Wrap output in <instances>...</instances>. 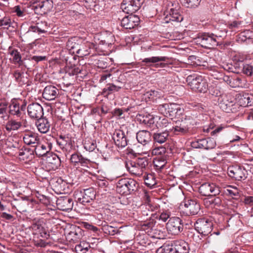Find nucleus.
<instances>
[{
    "instance_id": "obj_1",
    "label": "nucleus",
    "mask_w": 253,
    "mask_h": 253,
    "mask_svg": "<svg viewBox=\"0 0 253 253\" xmlns=\"http://www.w3.org/2000/svg\"><path fill=\"white\" fill-rule=\"evenodd\" d=\"M141 152L137 143H129L127 146V171L131 174L137 176L142 175L148 165L147 157H139Z\"/></svg>"
},
{
    "instance_id": "obj_2",
    "label": "nucleus",
    "mask_w": 253,
    "mask_h": 253,
    "mask_svg": "<svg viewBox=\"0 0 253 253\" xmlns=\"http://www.w3.org/2000/svg\"><path fill=\"white\" fill-rule=\"evenodd\" d=\"M188 244L183 240H176L171 243H165L157 250V253H188Z\"/></svg>"
},
{
    "instance_id": "obj_3",
    "label": "nucleus",
    "mask_w": 253,
    "mask_h": 253,
    "mask_svg": "<svg viewBox=\"0 0 253 253\" xmlns=\"http://www.w3.org/2000/svg\"><path fill=\"white\" fill-rule=\"evenodd\" d=\"M196 124L193 117L190 116H183L175 122V125L171 130L175 135L184 134L187 133L192 126Z\"/></svg>"
},
{
    "instance_id": "obj_4",
    "label": "nucleus",
    "mask_w": 253,
    "mask_h": 253,
    "mask_svg": "<svg viewBox=\"0 0 253 253\" xmlns=\"http://www.w3.org/2000/svg\"><path fill=\"white\" fill-rule=\"evenodd\" d=\"M129 4L127 6V29L133 28L135 26L138 25L139 21V17L133 14V13L137 11L140 7L143 0H128Z\"/></svg>"
},
{
    "instance_id": "obj_5",
    "label": "nucleus",
    "mask_w": 253,
    "mask_h": 253,
    "mask_svg": "<svg viewBox=\"0 0 253 253\" xmlns=\"http://www.w3.org/2000/svg\"><path fill=\"white\" fill-rule=\"evenodd\" d=\"M186 82L194 91L205 93L208 89L207 82L201 76L189 75L186 78Z\"/></svg>"
},
{
    "instance_id": "obj_6",
    "label": "nucleus",
    "mask_w": 253,
    "mask_h": 253,
    "mask_svg": "<svg viewBox=\"0 0 253 253\" xmlns=\"http://www.w3.org/2000/svg\"><path fill=\"white\" fill-rule=\"evenodd\" d=\"M197 42L205 48H212L218 45V37L213 33H204L199 35Z\"/></svg>"
},
{
    "instance_id": "obj_7",
    "label": "nucleus",
    "mask_w": 253,
    "mask_h": 253,
    "mask_svg": "<svg viewBox=\"0 0 253 253\" xmlns=\"http://www.w3.org/2000/svg\"><path fill=\"white\" fill-rule=\"evenodd\" d=\"M132 137H135L136 140H131V135L130 134L128 136V138H127V146H129V143L134 144L135 143V141L137 143V145L139 146V148L140 146L138 143H141L143 145H149L151 143V134L148 130H140L136 133L135 136Z\"/></svg>"
},
{
    "instance_id": "obj_8",
    "label": "nucleus",
    "mask_w": 253,
    "mask_h": 253,
    "mask_svg": "<svg viewBox=\"0 0 253 253\" xmlns=\"http://www.w3.org/2000/svg\"><path fill=\"white\" fill-rule=\"evenodd\" d=\"M194 227L199 233L208 236L212 231V223L206 218H199L194 223Z\"/></svg>"
},
{
    "instance_id": "obj_9",
    "label": "nucleus",
    "mask_w": 253,
    "mask_h": 253,
    "mask_svg": "<svg viewBox=\"0 0 253 253\" xmlns=\"http://www.w3.org/2000/svg\"><path fill=\"white\" fill-rule=\"evenodd\" d=\"M200 193L204 196H215L221 192V189L213 183H205L199 189Z\"/></svg>"
},
{
    "instance_id": "obj_10",
    "label": "nucleus",
    "mask_w": 253,
    "mask_h": 253,
    "mask_svg": "<svg viewBox=\"0 0 253 253\" xmlns=\"http://www.w3.org/2000/svg\"><path fill=\"white\" fill-rule=\"evenodd\" d=\"M182 207L183 212L188 216L196 215L200 210V204L196 200L185 199Z\"/></svg>"
},
{
    "instance_id": "obj_11",
    "label": "nucleus",
    "mask_w": 253,
    "mask_h": 253,
    "mask_svg": "<svg viewBox=\"0 0 253 253\" xmlns=\"http://www.w3.org/2000/svg\"><path fill=\"white\" fill-rule=\"evenodd\" d=\"M182 220L178 217L170 218L166 225V228L169 234L171 235H178L183 229L181 223Z\"/></svg>"
},
{
    "instance_id": "obj_12",
    "label": "nucleus",
    "mask_w": 253,
    "mask_h": 253,
    "mask_svg": "<svg viewBox=\"0 0 253 253\" xmlns=\"http://www.w3.org/2000/svg\"><path fill=\"white\" fill-rule=\"evenodd\" d=\"M56 143L67 157L72 150L73 143L71 137L68 135H60L57 138Z\"/></svg>"
},
{
    "instance_id": "obj_13",
    "label": "nucleus",
    "mask_w": 253,
    "mask_h": 253,
    "mask_svg": "<svg viewBox=\"0 0 253 253\" xmlns=\"http://www.w3.org/2000/svg\"><path fill=\"white\" fill-rule=\"evenodd\" d=\"M228 173L230 177L237 180H241L247 178V171L241 166L234 165L228 167Z\"/></svg>"
},
{
    "instance_id": "obj_14",
    "label": "nucleus",
    "mask_w": 253,
    "mask_h": 253,
    "mask_svg": "<svg viewBox=\"0 0 253 253\" xmlns=\"http://www.w3.org/2000/svg\"><path fill=\"white\" fill-rule=\"evenodd\" d=\"M34 9L41 15L47 14L50 12L53 6L52 0H40L34 3Z\"/></svg>"
},
{
    "instance_id": "obj_15",
    "label": "nucleus",
    "mask_w": 253,
    "mask_h": 253,
    "mask_svg": "<svg viewBox=\"0 0 253 253\" xmlns=\"http://www.w3.org/2000/svg\"><path fill=\"white\" fill-rule=\"evenodd\" d=\"M157 117L155 118L152 115L147 114H137L136 116V119L140 124H143L149 127L151 130H154L158 127L157 123H156V120Z\"/></svg>"
},
{
    "instance_id": "obj_16",
    "label": "nucleus",
    "mask_w": 253,
    "mask_h": 253,
    "mask_svg": "<svg viewBox=\"0 0 253 253\" xmlns=\"http://www.w3.org/2000/svg\"><path fill=\"white\" fill-rule=\"evenodd\" d=\"M218 102L222 110L228 112L234 105V99L230 94H222L218 97Z\"/></svg>"
},
{
    "instance_id": "obj_17",
    "label": "nucleus",
    "mask_w": 253,
    "mask_h": 253,
    "mask_svg": "<svg viewBox=\"0 0 253 253\" xmlns=\"http://www.w3.org/2000/svg\"><path fill=\"white\" fill-rule=\"evenodd\" d=\"M52 145L51 143L48 142H39L38 144L35 147L34 152L38 157L48 156L50 153Z\"/></svg>"
},
{
    "instance_id": "obj_18",
    "label": "nucleus",
    "mask_w": 253,
    "mask_h": 253,
    "mask_svg": "<svg viewBox=\"0 0 253 253\" xmlns=\"http://www.w3.org/2000/svg\"><path fill=\"white\" fill-rule=\"evenodd\" d=\"M28 115L32 119H39L43 115L42 106L38 103H32L27 107Z\"/></svg>"
},
{
    "instance_id": "obj_19",
    "label": "nucleus",
    "mask_w": 253,
    "mask_h": 253,
    "mask_svg": "<svg viewBox=\"0 0 253 253\" xmlns=\"http://www.w3.org/2000/svg\"><path fill=\"white\" fill-rule=\"evenodd\" d=\"M216 143L213 138L208 137L199 139L193 142L192 146L197 148H202L206 150L211 149L216 146Z\"/></svg>"
},
{
    "instance_id": "obj_20",
    "label": "nucleus",
    "mask_w": 253,
    "mask_h": 253,
    "mask_svg": "<svg viewBox=\"0 0 253 253\" xmlns=\"http://www.w3.org/2000/svg\"><path fill=\"white\" fill-rule=\"evenodd\" d=\"M57 208L63 211H68L72 209L73 201L71 198L64 196L60 197L56 200Z\"/></svg>"
},
{
    "instance_id": "obj_21",
    "label": "nucleus",
    "mask_w": 253,
    "mask_h": 253,
    "mask_svg": "<svg viewBox=\"0 0 253 253\" xmlns=\"http://www.w3.org/2000/svg\"><path fill=\"white\" fill-rule=\"evenodd\" d=\"M23 140L25 144L35 147L40 141V137L38 133L28 131L24 133Z\"/></svg>"
},
{
    "instance_id": "obj_22",
    "label": "nucleus",
    "mask_w": 253,
    "mask_h": 253,
    "mask_svg": "<svg viewBox=\"0 0 253 253\" xmlns=\"http://www.w3.org/2000/svg\"><path fill=\"white\" fill-rule=\"evenodd\" d=\"M96 196V192L93 188H89L84 189V193L82 195V197H78V202L83 204L86 205L95 199Z\"/></svg>"
},
{
    "instance_id": "obj_23",
    "label": "nucleus",
    "mask_w": 253,
    "mask_h": 253,
    "mask_svg": "<svg viewBox=\"0 0 253 253\" xmlns=\"http://www.w3.org/2000/svg\"><path fill=\"white\" fill-rule=\"evenodd\" d=\"M46 167L49 169L56 170L61 164L60 158L55 154L51 153L46 157L45 160Z\"/></svg>"
},
{
    "instance_id": "obj_24",
    "label": "nucleus",
    "mask_w": 253,
    "mask_h": 253,
    "mask_svg": "<svg viewBox=\"0 0 253 253\" xmlns=\"http://www.w3.org/2000/svg\"><path fill=\"white\" fill-rule=\"evenodd\" d=\"M224 80L232 87L243 88L247 85L246 80L244 77L236 76L234 77L227 76Z\"/></svg>"
},
{
    "instance_id": "obj_25",
    "label": "nucleus",
    "mask_w": 253,
    "mask_h": 253,
    "mask_svg": "<svg viewBox=\"0 0 253 253\" xmlns=\"http://www.w3.org/2000/svg\"><path fill=\"white\" fill-rule=\"evenodd\" d=\"M167 13L164 19L165 23H169L170 21L180 22L183 20V17L178 8H171L168 10Z\"/></svg>"
},
{
    "instance_id": "obj_26",
    "label": "nucleus",
    "mask_w": 253,
    "mask_h": 253,
    "mask_svg": "<svg viewBox=\"0 0 253 253\" xmlns=\"http://www.w3.org/2000/svg\"><path fill=\"white\" fill-rule=\"evenodd\" d=\"M59 93V89L55 86L49 85L44 87L42 95L45 99L51 101L54 100Z\"/></svg>"
},
{
    "instance_id": "obj_27",
    "label": "nucleus",
    "mask_w": 253,
    "mask_h": 253,
    "mask_svg": "<svg viewBox=\"0 0 253 253\" xmlns=\"http://www.w3.org/2000/svg\"><path fill=\"white\" fill-rule=\"evenodd\" d=\"M71 162L75 166H81L85 168H88V165L89 164V160L84 158L83 156L78 153L72 154L70 156Z\"/></svg>"
},
{
    "instance_id": "obj_28",
    "label": "nucleus",
    "mask_w": 253,
    "mask_h": 253,
    "mask_svg": "<svg viewBox=\"0 0 253 253\" xmlns=\"http://www.w3.org/2000/svg\"><path fill=\"white\" fill-rule=\"evenodd\" d=\"M84 236V231L78 226H74L67 234V238L70 241H78Z\"/></svg>"
},
{
    "instance_id": "obj_29",
    "label": "nucleus",
    "mask_w": 253,
    "mask_h": 253,
    "mask_svg": "<svg viewBox=\"0 0 253 253\" xmlns=\"http://www.w3.org/2000/svg\"><path fill=\"white\" fill-rule=\"evenodd\" d=\"M8 108L9 115L19 117L22 115V112L20 110V101L18 100L12 99Z\"/></svg>"
},
{
    "instance_id": "obj_30",
    "label": "nucleus",
    "mask_w": 253,
    "mask_h": 253,
    "mask_svg": "<svg viewBox=\"0 0 253 253\" xmlns=\"http://www.w3.org/2000/svg\"><path fill=\"white\" fill-rule=\"evenodd\" d=\"M114 141L120 150L124 149L126 146V137L124 131L121 130L117 131L116 136L114 137Z\"/></svg>"
},
{
    "instance_id": "obj_31",
    "label": "nucleus",
    "mask_w": 253,
    "mask_h": 253,
    "mask_svg": "<svg viewBox=\"0 0 253 253\" xmlns=\"http://www.w3.org/2000/svg\"><path fill=\"white\" fill-rule=\"evenodd\" d=\"M36 125L38 130L42 133H45L48 132L50 126L47 119L42 117L37 120Z\"/></svg>"
},
{
    "instance_id": "obj_32",
    "label": "nucleus",
    "mask_w": 253,
    "mask_h": 253,
    "mask_svg": "<svg viewBox=\"0 0 253 253\" xmlns=\"http://www.w3.org/2000/svg\"><path fill=\"white\" fill-rule=\"evenodd\" d=\"M20 160L26 162L32 161L34 158V151L30 148L21 149L18 154Z\"/></svg>"
},
{
    "instance_id": "obj_33",
    "label": "nucleus",
    "mask_w": 253,
    "mask_h": 253,
    "mask_svg": "<svg viewBox=\"0 0 253 253\" xmlns=\"http://www.w3.org/2000/svg\"><path fill=\"white\" fill-rule=\"evenodd\" d=\"M239 42H246L247 44L253 42V32L251 30L244 31L238 35Z\"/></svg>"
},
{
    "instance_id": "obj_34",
    "label": "nucleus",
    "mask_w": 253,
    "mask_h": 253,
    "mask_svg": "<svg viewBox=\"0 0 253 253\" xmlns=\"http://www.w3.org/2000/svg\"><path fill=\"white\" fill-rule=\"evenodd\" d=\"M33 230L39 233L43 238L48 239L49 237L48 230L40 222H37L32 225Z\"/></svg>"
},
{
    "instance_id": "obj_35",
    "label": "nucleus",
    "mask_w": 253,
    "mask_h": 253,
    "mask_svg": "<svg viewBox=\"0 0 253 253\" xmlns=\"http://www.w3.org/2000/svg\"><path fill=\"white\" fill-rule=\"evenodd\" d=\"M16 26V23L12 21L10 16L5 14L0 18V27L4 29H8L9 27L14 28Z\"/></svg>"
},
{
    "instance_id": "obj_36",
    "label": "nucleus",
    "mask_w": 253,
    "mask_h": 253,
    "mask_svg": "<svg viewBox=\"0 0 253 253\" xmlns=\"http://www.w3.org/2000/svg\"><path fill=\"white\" fill-rule=\"evenodd\" d=\"M220 193L230 196L233 198H237L240 196L239 190L236 187L232 185H228L226 188L221 189Z\"/></svg>"
},
{
    "instance_id": "obj_37",
    "label": "nucleus",
    "mask_w": 253,
    "mask_h": 253,
    "mask_svg": "<svg viewBox=\"0 0 253 253\" xmlns=\"http://www.w3.org/2000/svg\"><path fill=\"white\" fill-rule=\"evenodd\" d=\"M22 126L21 122L11 119L7 122L5 128L8 132H10L19 129Z\"/></svg>"
},
{
    "instance_id": "obj_38",
    "label": "nucleus",
    "mask_w": 253,
    "mask_h": 253,
    "mask_svg": "<svg viewBox=\"0 0 253 253\" xmlns=\"http://www.w3.org/2000/svg\"><path fill=\"white\" fill-rule=\"evenodd\" d=\"M13 76L18 84L22 86L28 82V78L25 76L24 73L19 70H15L13 73Z\"/></svg>"
},
{
    "instance_id": "obj_39",
    "label": "nucleus",
    "mask_w": 253,
    "mask_h": 253,
    "mask_svg": "<svg viewBox=\"0 0 253 253\" xmlns=\"http://www.w3.org/2000/svg\"><path fill=\"white\" fill-rule=\"evenodd\" d=\"M169 58L167 56H152L149 58H145L142 60V62L150 66L152 63H156L158 62H168Z\"/></svg>"
},
{
    "instance_id": "obj_40",
    "label": "nucleus",
    "mask_w": 253,
    "mask_h": 253,
    "mask_svg": "<svg viewBox=\"0 0 253 253\" xmlns=\"http://www.w3.org/2000/svg\"><path fill=\"white\" fill-rule=\"evenodd\" d=\"M159 107L160 109H162V108H165L166 111L171 116L176 114L178 110H180V107L176 104H165L160 105Z\"/></svg>"
},
{
    "instance_id": "obj_41",
    "label": "nucleus",
    "mask_w": 253,
    "mask_h": 253,
    "mask_svg": "<svg viewBox=\"0 0 253 253\" xmlns=\"http://www.w3.org/2000/svg\"><path fill=\"white\" fill-rule=\"evenodd\" d=\"M169 136L168 131H164L163 132H159L154 133L153 136L154 141L160 144L163 143L166 141Z\"/></svg>"
},
{
    "instance_id": "obj_42",
    "label": "nucleus",
    "mask_w": 253,
    "mask_h": 253,
    "mask_svg": "<svg viewBox=\"0 0 253 253\" xmlns=\"http://www.w3.org/2000/svg\"><path fill=\"white\" fill-rule=\"evenodd\" d=\"M243 74L248 76H252L253 74V59H250L243 64L242 69Z\"/></svg>"
},
{
    "instance_id": "obj_43",
    "label": "nucleus",
    "mask_w": 253,
    "mask_h": 253,
    "mask_svg": "<svg viewBox=\"0 0 253 253\" xmlns=\"http://www.w3.org/2000/svg\"><path fill=\"white\" fill-rule=\"evenodd\" d=\"M156 223V222L154 219H150L141 225V229L148 234H151L153 228L155 227Z\"/></svg>"
},
{
    "instance_id": "obj_44",
    "label": "nucleus",
    "mask_w": 253,
    "mask_h": 253,
    "mask_svg": "<svg viewBox=\"0 0 253 253\" xmlns=\"http://www.w3.org/2000/svg\"><path fill=\"white\" fill-rule=\"evenodd\" d=\"M121 88L122 86H117L112 84H108L103 89L102 94L104 96H107L115 91H119Z\"/></svg>"
},
{
    "instance_id": "obj_45",
    "label": "nucleus",
    "mask_w": 253,
    "mask_h": 253,
    "mask_svg": "<svg viewBox=\"0 0 253 253\" xmlns=\"http://www.w3.org/2000/svg\"><path fill=\"white\" fill-rule=\"evenodd\" d=\"M92 43H87L85 45L80 46V49L77 50V54L81 56H85L90 53V49L93 47Z\"/></svg>"
},
{
    "instance_id": "obj_46",
    "label": "nucleus",
    "mask_w": 253,
    "mask_h": 253,
    "mask_svg": "<svg viewBox=\"0 0 253 253\" xmlns=\"http://www.w3.org/2000/svg\"><path fill=\"white\" fill-rule=\"evenodd\" d=\"M154 167L156 169L161 170L167 164L166 156L157 157L153 161Z\"/></svg>"
},
{
    "instance_id": "obj_47",
    "label": "nucleus",
    "mask_w": 253,
    "mask_h": 253,
    "mask_svg": "<svg viewBox=\"0 0 253 253\" xmlns=\"http://www.w3.org/2000/svg\"><path fill=\"white\" fill-rule=\"evenodd\" d=\"M90 248V246L88 243L82 241L76 245L75 250L77 253H86Z\"/></svg>"
},
{
    "instance_id": "obj_48",
    "label": "nucleus",
    "mask_w": 253,
    "mask_h": 253,
    "mask_svg": "<svg viewBox=\"0 0 253 253\" xmlns=\"http://www.w3.org/2000/svg\"><path fill=\"white\" fill-rule=\"evenodd\" d=\"M54 186L60 191L65 192L66 189L69 188V184L61 178L59 177L56 179Z\"/></svg>"
},
{
    "instance_id": "obj_49",
    "label": "nucleus",
    "mask_w": 253,
    "mask_h": 253,
    "mask_svg": "<svg viewBox=\"0 0 253 253\" xmlns=\"http://www.w3.org/2000/svg\"><path fill=\"white\" fill-rule=\"evenodd\" d=\"M145 185L151 188H153L157 184L154 173L147 174L144 176Z\"/></svg>"
},
{
    "instance_id": "obj_50",
    "label": "nucleus",
    "mask_w": 253,
    "mask_h": 253,
    "mask_svg": "<svg viewBox=\"0 0 253 253\" xmlns=\"http://www.w3.org/2000/svg\"><path fill=\"white\" fill-rule=\"evenodd\" d=\"M82 68L83 67H81V68H80V67H78L76 65L71 66H66L65 69L66 74L69 76L77 75L81 73Z\"/></svg>"
},
{
    "instance_id": "obj_51",
    "label": "nucleus",
    "mask_w": 253,
    "mask_h": 253,
    "mask_svg": "<svg viewBox=\"0 0 253 253\" xmlns=\"http://www.w3.org/2000/svg\"><path fill=\"white\" fill-rule=\"evenodd\" d=\"M151 152L152 155H155L157 157L166 156L165 154L166 153V149L163 146L156 147L151 150H149V153ZM149 153L148 154V156Z\"/></svg>"
},
{
    "instance_id": "obj_52",
    "label": "nucleus",
    "mask_w": 253,
    "mask_h": 253,
    "mask_svg": "<svg viewBox=\"0 0 253 253\" xmlns=\"http://www.w3.org/2000/svg\"><path fill=\"white\" fill-rule=\"evenodd\" d=\"M9 54L13 56L12 62L14 64L18 63L19 65H22V61L21 56L19 51L16 49H12L9 51Z\"/></svg>"
},
{
    "instance_id": "obj_53",
    "label": "nucleus",
    "mask_w": 253,
    "mask_h": 253,
    "mask_svg": "<svg viewBox=\"0 0 253 253\" xmlns=\"http://www.w3.org/2000/svg\"><path fill=\"white\" fill-rule=\"evenodd\" d=\"M138 184L135 180L131 178H127V191L129 194L136 192Z\"/></svg>"
},
{
    "instance_id": "obj_54",
    "label": "nucleus",
    "mask_w": 253,
    "mask_h": 253,
    "mask_svg": "<svg viewBox=\"0 0 253 253\" xmlns=\"http://www.w3.org/2000/svg\"><path fill=\"white\" fill-rule=\"evenodd\" d=\"M84 147L86 150L92 152L96 148V141L94 140L85 141Z\"/></svg>"
},
{
    "instance_id": "obj_55",
    "label": "nucleus",
    "mask_w": 253,
    "mask_h": 253,
    "mask_svg": "<svg viewBox=\"0 0 253 253\" xmlns=\"http://www.w3.org/2000/svg\"><path fill=\"white\" fill-rule=\"evenodd\" d=\"M183 4L187 7L194 8L197 7L201 0H180Z\"/></svg>"
},
{
    "instance_id": "obj_56",
    "label": "nucleus",
    "mask_w": 253,
    "mask_h": 253,
    "mask_svg": "<svg viewBox=\"0 0 253 253\" xmlns=\"http://www.w3.org/2000/svg\"><path fill=\"white\" fill-rule=\"evenodd\" d=\"M204 202L207 206L210 205L219 206L221 203V200L219 197H215L214 198L205 199Z\"/></svg>"
},
{
    "instance_id": "obj_57",
    "label": "nucleus",
    "mask_w": 253,
    "mask_h": 253,
    "mask_svg": "<svg viewBox=\"0 0 253 253\" xmlns=\"http://www.w3.org/2000/svg\"><path fill=\"white\" fill-rule=\"evenodd\" d=\"M234 58L235 60L237 62H243V63L246 61H249V59H251L249 55L240 53L236 54Z\"/></svg>"
},
{
    "instance_id": "obj_58",
    "label": "nucleus",
    "mask_w": 253,
    "mask_h": 253,
    "mask_svg": "<svg viewBox=\"0 0 253 253\" xmlns=\"http://www.w3.org/2000/svg\"><path fill=\"white\" fill-rule=\"evenodd\" d=\"M12 12L15 13L16 15L19 17H23L24 14V8L20 5H16L12 9Z\"/></svg>"
},
{
    "instance_id": "obj_59",
    "label": "nucleus",
    "mask_w": 253,
    "mask_h": 253,
    "mask_svg": "<svg viewBox=\"0 0 253 253\" xmlns=\"http://www.w3.org/2000/svg\"><path fill=\"white\" fill-rule=\"evenodd\" d=\"M159 205L154 202V200L148 204H146L145 208L151 211H157L159 209Z\"/></svg>"
},
{
    "instance_id": "obj_60",
    "label": "nucleus",
    "mask_w": 253,
    "mask_h": 253,
    "mask_svg": "<svg viewBox=\"0 0 253 253\" xmlns=\"http://www.w3.org/2000/svg\"><path fill=\"white\" fill-rule=\"evenodd\" d=\"M242 100L244 102L245 106H251L253 104V95H246Z\"/></svg>"
},
{
    "instance_id": "obj_61",
    "label": "nucleus",
    "mask_w": 253,
    "mask_h": 253,
    "mask_svg": "<svg viewBox=\"0 0 253 253\" xmlns=\"http://www.w3.org/2000/svg\"><path fill=\"white\" fill-rule=\"evenodd\" d=\"M151 234L154 237L160 239L163 236V232L158 228V225H155Z\"/></svg>"
},
{
    "instance_id": "obj_62",
    "label": "nucleus",
    "mask_w": 253,
    "mask_h": 253,
    "mask_svg": "<svg viewBox=\"0 0 253 253\" xmlns=\"http://www.w3.org/2000/svg\"><path fill=\"white\" fill-rule=\"evenodd\" d=\"M103 229L106 234H108L111 235H114L116 232V230L115 229V228L111 226H104Z\"/></svg>"
},
{
    "instance_id": "obj_63",
    "label": "nucleus",
    "mask_w": 253,
    "mask_h": 253,
    "mask_svg": "<svg viewBox=\"0 0 253 253\" xmlns=\"http://www.w3.org/2000/svg\"><path fill=\"white\" fill-rule=\"evenodd\" d=\"M8 106V103L5 101L0 100V114L6 113Z\"/></svg>"
},
{
    "instance_id": "obj_64",
    "label": "nucleus",
    "mask_w": 253,
    "mask_h": 253,
    "mask_svg": "<svg viewBox=\"0 0 253 253\" xmlns=\"http://www.w3.org/2000/svg\"><path fill=\"white\" fill-rule=\"evenodd\" d=\"M112 76V74L108 72L104 73L103 74L101 75L100 79L99 80L100 83H106L107 81H106L107 79H109L111 81V77Z\"/></svg>"
}]
</instances>
